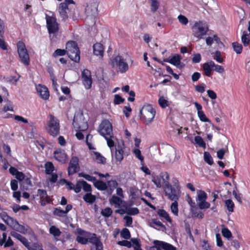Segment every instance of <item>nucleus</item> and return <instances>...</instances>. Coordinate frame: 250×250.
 Segmentation results:
<instances>
[{"instance_id": "1", "label": "nucleus", "mask_w": 250, "mask_h": 250, "mask_svg": "<svg viewBox=\"0 0 250 250\" xmlns=\"http://www.w3.org/2000/svg\"><path fill=\"white\" fill-rule=\"evenodd\" d=\"M98 131L106 139L107 145L110 148L114 146L112 125L108 120H104L101 122Z\"/></svg>"}, {"instance_id": "2", "label": "nucleus", "mask_w": 250, "mask_h": 250, "mask_svg": "<svg viewBox=\"0 0 250 250\" xmlns=\"http://www.w3.org/2000/svg\"><path fill=\"white\" fill-rule=\"evenodd\" d=\"M50 14H45L46 27L51 38L58 35L59 31V24L57 21L55 14L49 11Z\"/></svg>"}, {"instance_id": "3", "label": "nucleus", "mask_w": 250, "mask_h": 250, "mask_svg": "<svg viewBox=\"0 0 250 250\" xmlns=\"http://www.w3.org/2000/svg\"><path fill=\"white\" fill-rule=\"evenodd\" d=\"M163 188L166 195L168 199L173 201L178 200L181 195V190L177 181L175 183L173 187H172L169 182L167 181Z\"/></svg>"}, {"instance_id": "4", "label": "nucleus", "mask_w": 250, "mask_h": 250, "mask_svg": "<svg viewBox=\"0 0 250 250\" xmlns=\"http://www.w3.org/2000/svg\"><path fill=\"white\" fill-rule=\"evenodd\" d=\"M110 64L117 72L121 73H124L129 69V65L126 60L120 55L116 56L111 60Z\"/></svg>"}, {"instance_id": "5", "label": "nucleus", "mask_w": 250, "mask_h": 250, "mask_svg": "<svg viewBox=\"0 0 250 250\" xmlns=\"http://www.w3.org/2000/svg\"><path fill=\"white\" fill-rule=\"evenodd\" d=\"M142 119L146 125L151 124L155 116L156 111L150 104L145 105L140 112Z\"/></svg>"}, {"instance_id": "6", "label": "nucleus", "mask_w": 250, "mask_h": 250, "mask_svg": "<svg viewBox=\"0 0 250 250\" xmlns=\"http://www.w3.org/2000/svg\"><path fill=\"white\" fill-rule=\"evenodd\" d=\"M66 53L71 60L76 62L80 61V51L74 41L68 42L66 44Z\"/></svg>"}, {"instance_id": "7", "label": "nucleus", "mask_w": 250, "mask_h": 250, "mask_svg": "<svg viewBox=\"0 0 250 250\" xmlns=\"http://www.w3.org/2000/svg\"><path fill=\"white\" fill-rule=\"evenodd\" d=\"M47 131L50 135L53 137L57 136L60 133L59 121L52 115L49 116Z\"/></svg>"}, {"instance_id": "8", "label": "nucleus", "mask_w": 250, "mask_h": 250, "mask_svg": "<svg viewBox=\"0 0 250 250\" xmlns=\"http://www.w3.org/2000/svg\"><path fill=\"white\" fill-rule=\"evenodd\" d=\"M73 125L78 131H83L88 128L87 121L85 120L84 116L82 113H78L74 115Z\"/></svg>"}, {"instance_id": "9", "label": "nucleus", "mask_w": 250, "mask_h": 250, "mask_svg": "<svg viewBox=\"0 0 250 250\" xmlns=\"http://www.w3.org/2000/svg\"><path fill=\"white\" fill-rule=\"evenodd\" d=\"M193 34L195 37H197L199 40L201 39L202 37L205 35L208 30V25L206 23L199 21L196 22L193 26Z\"/></svg>"}, {"instance_id": "10", "label": "nucleus", "mask_w": 250, "mask_h": 250, "mask_svg": "<svg viewBox=\"0 0 250 250\" xmlns=\"http://www.w3.org/2000/svg\"><path fill=\"white\" fill-rule=\"evenodd\" d=\"M17 46L21 61L24 65H28L29 64V56L24 43L21 41H19L17 43Z\"/></svg>"}, {"instance_id": "11", "label": "nucleus", "mask_w": 250, "mask_h": 250, "mask_svg": "<svg viewBox=\"0 0 250 250\" xmlns=\"http://www.w3.org/2000/svg\"><path fill=\"white\" fill-rule=\"evenodd\" d=\"M207 198V194L204 191L202 190H197L196 200L198 206L200 209H208L210 207V204L206 201Z\"/></svg>"}, {"instance_id": "12", "label": "nucleus", "mask_w": 250, "mask_h": 250, "mask_svg": "<svg viewBox=\"0 0 250 250\" xmlns=\"http://www.w3.org/2000/svg\"><path fill=\"white\" fill-rule=\"evenodd\" d=\"M89 242L92 245L90 250H104L101 237L97 236L95 233L91 234V236L89 237Z\"/></svg>"}, {"instance_id": "13", "label": "nucleus", "mask_w": 250, "mask_h": 250, "mask_svg": "<svg viewBox=\"0 0 250 250\" xmlns=\"http://www.w3.org/2000/svg\"><path fill=\"white\" fill-rule=\"evenodd\" d=\"M154 246L152 247L153 250H161V248L164 250H176V248L167 243L159 240L153 241Z\"/></svg>"}, {"instance_id": "14", "label": "nucleus", "mask_w": 250, "mask_h": 250, "mask_svg": "<svg viewBox=\"0 0 250 250\" xmlns=\"http://www.w3.org/2000/svg\"><path fill=\"white\" fill-rule=\"evenodd\" d=\"M98 12V4L96 2L88 4L85 10V13L87 18H94Z\"/></svg>"}, {"instance_id": "15", "label": "nucleus", "mask_w": 250, "mask_h": 250, "mask_svg": "<svg viewBox=\"0 0 250 250\" xmlns=\"http://www.w3.org/2000/svg\"><path fill=\"white\" fill-rule=\"evenodd\" d=\"M82 80L83 85L86 89H90L92 85V78L90 71L87 69H84L82 74Z\"/></svg>"}, {"instance_id": "16", "label": "nucleus", "mask_w": 250, "mask_h": 250, "mask_svg": "<svg viewBox=\"0 0 250 250\" xmlns=\"http://www.w3.org/2000/svg\"><path fill=\"white\" fill-rule=\"evenodd\" d=\"M169 180V175L167 172L161 173L159 175L154 176L152 179V181L154 183L157 188H161L162 186V181L165 184L167 181Z\"/></svg>"}, {"instance_id": "17", "label": "nucleus", "mask_w": 250, "mask_h": 250, "mask_svg": "<svg viewBox=\"0 0 250 250\" xmlns=\"http://www.w3.org/2000/svg\"><path fill=\"white\" fill-rule=\"evenodd\" d=\"M20 241L27 249L28 250H43L42 245L38 243H34L32 246L27 239L23 237Z\"/></svg>"}, {"instance_id": "18", "label": "nucleus", "mask_w": 250, "mask_h": 250, "mask_svg": "<svg viewBox=\"0 0 250 250\" xmlns=\"http://www.w3.org/2000/svg\"><path fill=\"white\" fill-rule=\"evenodd\" d=\"M78 162L79 160L77 157H73L71 158L68 168L69 175H72L78 171L79 168Z\"/></svg>"}, {"instance_id": "19", "label": "nucleus", "mask_w": 250, "mask_h": 250, "mask_svg": "<svg viewBox=\"0 0 250 250\" xmlns=\"http://www.w3.org/2000/svg\"><path fill=\"white\" fill-rule=\"evenodd\" d=\"M36 90L40 97L43 100H46L49 97L48 88L44 85L38 84L36 86Z\"/></svg>"}, {"instance_id": "20", "label": "nucleus", "mask_w": 250, "mask_h": 250, "mask_svg": "<svg viewBox=\"0 0 250 250\" xmlns=\"http://www.w3.org/2000/svg\"><path fill=\"white\" fill-rule=\"evenodd\" d=\"M241 41L245 47H248L250 46V27H248V31L246 30L242 31Z\"/></svg>"}, {"instance_id": "21", "label": "nucleus", "mask_w": 250, "mask_h": 250, "mask_svg": "<svg viewBox=\"0 0 250 250\" xmlns=\"http://www.w3.org/2000/svg\"><path fill=\"white\" fill-rule=\"evenodd\" d=\"M38 195L40 196L41 199V205L44 206L46 203H50L51 199L49 196L47 195L46 190L44 189H39L38 190Z\"/></svg>"}, {"instance_id": "22", "label": "nucleus", "mask_w": 250, "mask_h": 250, "mask_svg": "<svg viewBox=\"0 0 250 250\" xmlns=\"http://www.w3.org/2000/svg\"><path fill=\"white\" fill-rule=\"evenodd\" d=\"M2 220L13 229L15 230L17 229V226H18V222L7 215H4Z\"/></svg>"}, {"instance_id": "23", "label": "nucleus", "mask_w": 250, "mask_h": 250, "mask_svg": "<svg viewBox=\"0 0 250 250\" xmlns=\"http://www.w3.org/2000/svg\"><path fill=\"white\" fill-rule=\"evenodd\" d=\"M54 158L59 162L65 163L67 160V155L64 150L59 149L54 152Z\"/></svg>"}, {"instance_id": "24", "label": "nucleus", "mask_w": 250, "mask_h": 250, "mask_svg": "<svg viewBox=\"0 0 250 250\" xmlns=\"http://www.w3.org/2000/svg\"><path fill=\"white\" fill-rule=\"evenodd\" d=\"M181 59L182 57L181 55L176 54L171 58L169 57L167 62L176 66L178 68H181L182 67V66L181 65Z\"/></svg>"}, {"instance_id": "25", "label": "nucleus", "mask_w": 250, "mask_h": 250, "mask_svg": "<svg viewBox=\"0 0 250 250\" xmlns=\"http://www.w3.org/2000/svg\"><path fill=\"white\" fill-rule=\"evenodd\" d=\"M92 159L98 164H104L106 162V158L103 156L100 153L96 151H92L91 153Z\"/></svg>"}, {"instance_id": "26", "label": "nucleus", "mask_w": 250, "mask_h": 250, "mask_svg": "<svg viewBox=\"0 0 250 250\" xmlns=\"http://www.w3.org/2000/svg\"><path fill=\"white\" fill-rule=\"evenodd\" d=\"M68 10V6L65 3H61L58 7V11L60 16L63 20L68 17L67 11Z\"/></svg>"}, {"instance_id": "27", "label": "nucleus", "mask_w": 250, "mask_h": 250, "mask_svg": "<svg viewBox=\"0 0 250 250\" xmlns=\"http://www.w3.org/2000/svg\"><path fill=\"white\" fill-rule=\"evenodd\" d=\"M93 52L96 56L103 57L104 55V47L101 43H96L93 45Z\"/></svg>"}, {"instance_id": "28", "label": "nucleus", "mask_w": 250, "mask_h": 250, "mask_svg": "<svg viewBox=\"0 0 250 250\" xmlns=\"http://www.w3.org/2000/svg\"><path fill=\"white\" fill-rule=\"evenodd\" d=\"M211 63H212V61L209 60L203 65V69L205 74L208 77L211 76V71L213 70V65H211Z\"/></svg>"}, {"instance_id": "29", "label": "nucleus", "mask_w": 250, "mask_h": 250, "mask_svg": "<svg viewBox=\"0 0 250 250\" xmlns=\"http://www.w3.org/2000/svg\"><path fill=\"white\" fill-rule=\"evenodd\" d=\"M123 201L119 197L115 195H113L110 200V203L114 205L115 208H119L121 207Z\"/></svg>"}, {"instance_id": "30", "label": "nucleus", "mask_w": 250, "mask_h": 250, "mask_svg": "<svg viewBox=\"0 0 250 250\" xmlns=\"http://www.w3.org/2000/svg\"><path fill=\"white\" fill-rule=\"evenodd\" d=\"M157 214L160 217L165 219L167 221L171 223V219L169 217L168 213L165 210L162 209H158Z\"/></svg>"}, {"instance_id": "31", "label": "nucleus", "mask_w": 250, "mask_h": 250, "mask_svg": "<svg viewBox=\"0 0 250 250\" xmlns=\"http://www.w3.org/2000/svg\"><path fill=\"white\" fill-rule=\"evenodd\" d=\"M214 42H215L217 43L220 42L219 38L216 35H214L212 37H208L206 39V43L208 46H211Z\"/></svg>"}, {"instance_id": "32", "label": "nucleus", "mask_w": 250, "mask_h": 250, "mask_svg": "<svg viewBox=\"0 0 250 250\" xmlns=\"http://www.w3.org/2000/svg\"><path fill=\"white\" fill-rule=\"evenodd\" d=\"M94 184V186L99 190H104L107 188V186L105 183L102 181H97L96 179Z\"/></svg>"}, {"instance_id": "33", "label": "nucleus", "mask_w": 250, "mask_h": 250, "mask_svg": "<svg viewBox=\"0 0 250 250\" xmlns=\"http://www.w3.org/2000/svg\"><path fill=\"white\" fill-rule=\"evenodd\" d=\"M15 230L20 232L22 234H25L26 233H29L30 229L27 226H22L19 223L18 226H17V229H15Z\"/></svg>"}, {"instance_id": "34", "label": "nucleus", "mask_w": 250, "mask_h": 250, "mask_svg": "<svg viewBox=\"0 0 250 250\" xmlns=\"http://www.w3.org/2000/svg\"><path fill=\"white\" fill-rule=\"evenodd\" d=\"M115 159L116 161L121 162L124 159V150L122 147L118 148L115 151Z\"/></svg>"}, {"instance_id": "35", "label": "nucleus", "mask_w": 250, "mask_h": 250, "mask_svg": "<svg viewBox=\"0 0 250 250\" xmlns=\"http://www.w3.org/2000/svg\"><path fill=\"white\" fill-rule=\"evenodd\" d=\"M118 183L115 180H110L107 182V188H109L108 192L111 194L113 192L114 189L117 188Z\"/></svg>"}, {"instance_id": "36", "label": "nucleus", "mask_w": 250, "mask_h": 250, "mask_svg": "<svg viewBox=\"0 0 250 250\" xmlns=\"http://www.w3.org/2000/svg\"><path fill=\"white\" fill-rule=\"evenodd\" d=\"M83 199L86 202L92 204L95 201L96 197L91 193H88L84 195Z\"/></svg>"}, {"instance_id": "37", "label": "nucleus", "mask_w": 250, "mask_h": 250, "mask_svg": "<svg viewBox=\"0 0 250 250\" xmlns=\"http://www.w3.org/2000/svg\"><path fill=\"white\" fill-rule=\"evenodd\" d=\"M49 232L54 237H59L62 233L59 229L55 226H52L50 227L49 229Z\"/></svg>"}, {"instance_id": "38", "label": "nucleus", "mask_w": 250, "mask_h": 250, "mask_svg": "<svg viewBox=\"0 0 250 250\" xmlns=\"http://www.w3.org/2000/svg\"><path fill=\"white\" fill-rule=\"evenodd\" d=\"M232 46L233 50L237 54H240L242 52L243 46L241 44L238 43V42H234L232 43Z\"/></svg>"}, {"instance_id": "39", "label": "nucleus", "mask_w": 250, "mask_h": 250, "mask_svg": "<svg viewBox=\"0 0 250 250\" xmlns=\"http://www.w3.org/2000/svg\"><path fill=\"white\" fill-rule=\"evenodd\" d=\"M45 172L46 174H50L54 170V167L52 163L48 162L45 164Z\"/></svg>"}, {"instance_id": "40", "label": "nucleus", "mask_w": 250, "mask_h": 250, "mask_svg": "<svg viewBox=\"0 0 250 250\" xmlns=\"http://www.w3.org/2000/svg\"><path fill=\"white\" fill-rule=\"evenodd\" d=\"M225 206L229 212H232L234 211V204L231 199L226 200Z\"/></svg>"}, {"instance_id": "41", "label": "nucleus", "mask_w": 250, "mask_h": 250, "mask_svg": "<svg viewBox=\"0 0 250 250\" xmlns=\"http://www.w3.org/2000/svg\"><path fill=\"white\" fill-rule=\"evenodd\" d=\"M79 176L81 177H83L86 180L90 182H92L93 183H94L95 181H96V179L95 177L92 176L89 174H85L83 172L79 173Z\"/></svg>"}, {"instance_id": "42", "label": "nucleus", "mask_w": 250, "mask_h": 250, "mask_svg": "<svg viewBox=\"0 0 250 250\" xmlns=\"http://www.w3.org/2000/svg\"><path fill=\"white\" fill-rule=\"evenodd\" d=\"M132 243V246L134 250H142L141 248V244L139 240L136 238H132L131 240Z\"/></svg>"}, {"instance_id": "43", "label": "nucleus", "mask_w": 250, "mask_h": 250, "mask_svg": "<svg viewBox=\"0 0 250 250\" xmlns=\"http://www.w3.org/2000/svg\"><path fill=\"white\" fill-rule=\"evenodd\" d=\"M89 237H83L78 236L76 237V241L83 245H86L89 242Z\"/></svg>"}, {"instance_id": "44", "label": "nucleus", "mask_w": 250, "mask_h": 250, "mask_svg": "<svg viewBox=\"0 0 250 250\" xmlns=\"http://www.w3.org/2000/svg\"><path fill=\"white\" fill-rule=\"evenodd\" d=\"M195 143L200 147L203 148L206 147V144L201 137L196 136L194 138Z\"/></svg>"}, {"instance_id": "45", "label": "nucleus", "mask_w": 250, "mask_h": 250, "mask_svg": "<svg viewBox=\"0 0 250 250\" xmlns=\"http://www.w3.org/2000/svg\"><path fill=\"white\" fill-rule=\"evenodd\" d=\"M211 65H213V70L218 73H222L225 71L224 68L222 66L216 64L213 61H212V63H211Z\"/></svg>"}, {"instance_id": "46", "label": "nucleus", "mask_w": 250, "mask_h": 250, "mask_svg": "<svg viewBox=\"0 0 250 250\" xmlns=\"http://www.w3.org/2000/svg\"><path fill=\"white\" fill-rule=\"evenodd\" d=\"M138 191V188L135 187H130L129 189V196L133 199H136Z\"/></svg>"}, {"instance_id": "47", "label": "nucleus", "mask_w": 250, "mask_h": 250, "mask_svg": "<svg viewBox=\"0 0 250 250\" xmlns=\"http://www.w3.org/2000/svg\"><path fill=\"white\" fill-rule=\"evenodd\" d=\"M151 1V10L153 12H156L159 6V2L157 0H150Z\"/></svg>"}, {"instance_id": "48", "label": "nucleus", "mask_w": 250, "mask_h": 250, "mask_svg": "<svg viewBox=\"0 0 250 250\" xmlns=\"http://www.w3.org/2000/svg\"><path fill=\"white\" fill-rule=\"evenodd\" d=\"M204 157L205 161L209 165H212L213 163L212 158L209 154L208 152H205L204 153Z\"/></svg>"}, {"instance_id": "49", "label": "nucleus", "mask_w": 250, "mask_h": 250, "mask_svg": "<svg viewBox=\"0 0 250 250\" xmlns=\"http://www.w3.org/2000/svg\"><path fill=\"white\" fill-rule=\"evenodd\" d=\"M121 236L125 239H128L130 237V233L129 231V230L126 229L125 228L122 229V230L121 232Z\"/></svg>"}, {"instance_id": "50", "label": "nucleus", "mask_w": 250, "mask_h": 250, "mask_svg": "<svg viewBox=\"0 0 250 250\" xmlns=\"http://www.w3.org/2000/svg\"><path fill=\"white\" fill-rule=\"evenodd\" d=\"M213 59L219 63H222L224 61L223 59L221 57V53L219 51L215 52Z\"/></svg>"}, {"instance_id": "51", "label": "nucleus", "mask_w": 250, "mask_h": 250, "mask_svg": "<svg viewBox=\"0 0 250 250\" xmlns=\"http://www.w3.org/2000/svg\"><path fill=\"white\" fill-rule=\"evenodd\" d=\"M171 210L172 212L175 215L178 216V203L177 201H174L172 203L171 205Z\"/></svg>"}, {"instance_id": "52", "label": "nucleus", "mask_w": 250, "mask_h": 250, "mask_svg": "<svg viewBox=\"0 0 250 250\" xmlns=\"http://www.w3.org/2000/svg\"><path fill=\"white\" fill-rule=\"evenodd\" d=\"M222 233L223 236L227 239H229L232 236L231 232L226 228H224L222 229Z\"/></svg>"}, {"instance_id": "53", "label": "nucleus", "mask_w": 250, "mask_h": 250, "mask_svg": "<svg viewBox=\"0 0 250 250\" xmlns=\"http://www.w3.org/2000/svg\"><path fill=\"white\" fill-rule=\"evenodd\" d=\"M112 213V210L110 208H106L104 209H103L101 211V214L103 216L108 217Z\"/></svg>"}, {"instance_id": "54", "label": "nucleus", "mask_w": 250, "mask_h": 250, "mask_svg": "<svg viewBox=\"0 0 250 250\" xmlns=\"http://www.w3.org/2000/svg\"><path fill=\"white\" fill-rule=\"evenodd\" d=\"M83 180H80L78 181L74 186V190L76 193H79L81 191V188H83Z\"/></svg>"}, {"instance_id": "55", "label": "nucleus", "mask_w": 250, "mask_h": 250, "mask_svg": "<svg viewBox=\"0 0 250 250\" xmlns=\"http://www.w3.org/2000/svg\"><path fill=\"white\" fill-rule=\"evenodd\" d=\"M198 116L200 120L204 122H210V120L206 117L203 111H199L197 113Z\"/></svg>"}, {"instance_id": "56", "label": "nucleus", "mask_w": 250, "mask_h": 250, "mask_svg": "<svg viewBox=\"0 0 250 250\" xmlns=\"http://www.w3.org/2000/svg\"><path fill=\"white\" fill-rule=\"evenodd\" d=\"M158 103L162 108H166L168 106L167 101L164 99V97H161L158 100Z\"/></svg>"}, {"instance_id": "57", "label": "nucleus", "mask_w": 250, "mask_h": 250, "mask_svg": "<svg viewBox=\"0 0 250 250\" xmlns=\"http://www.w3.org/2000/svg\"><path fill=\"white\" fill-rule=\"evenodd\" d=\"M133 153L135 155L136 157L141 162L143 161L144 157L141 154V152L140 149L138 148H135L133 150Z\"/></svg>"}, {"instance_id": "58", "label": "nucleus", "mask_w": 250, "mask_h": 250, "mask_svg": "<svg viewBox=\"0 0 250 250\" xmlns=\"http://www.w3.org/2000/svg\"><path fill=\"white\" fill-rule=\"evenodd\" d=\"M66 53V50L61 49H57L54 52V53L53 54V56L54 57L62 56L65 55Z\"/></svg>"}, {"instance_id": "59", "label": "nucleus", "mask_w": 250, "mask_h": 250, "mask_svg": "<svg viewBox=\"0 0 250 250\" xmlns=\"http://www.w3.org/2000/svg\"><path fill=\"white\" fill-rule=\"evenodd\" d=\"M83 189L85 192H89L90 193L92 190L91 185L84 180H83Z\"/></svg>"}, {"instance_id": "60", "label": "nucleus", "mask_w": 250, "mask_h": 250, "mask_svg": "<svg viewBox=\"0 0 250 250\" xmlns=\"http://www.w3.org/2000/svg\"><path fill=\"white\" fill-rule=\"evenodd\" d=\"M117 244L121 246H125L127 248H131L132 247L131 242L127 240H123L118 241Z\"/></svg>"}, {"instance_id": "61", "label": "nucleus", "mask_w": 250, "mask_h": 250, "mask_svg": "<svg viewBox=\"0 0 250 250\" xmlns=\"http://www.w3.org/2000/svg\"><path fill=\"white\" fill-rule=\"evenodd\" d=\"M179 22L183 25H187L188 22V20L187 17L182 15H180L178 17Z\"/></svg>"}, {"instance_id": "62", "label": "nucleus", "mask_w": 250, "mask_h": 250, "mask_svg": "<svg viewBox=\"0 0 250 250\" xmlns=\"http://www.w3.org/2000/svg\"><path fill=\"white\" fill-rule=\"evenodd\" d=\"M53 213L55 215L58 216L60 217L63 216L66 214L64 212V210L57 208L55 209Z\"/></svg>"}, {"instance_id": "63", "label": "nucleus", "mask_w": 250, "mask_h": 250, "mask_svg": "<svg viewBox=\"0 0 250 250\" xmlns=\"http://www.w3.org/2000/svg\"><path fill=\"white\" fill-rule=\"evenodd\" d=\"M124 99L122 98L120 95L116 94L114 96V103L115 104H118L124 102Z\"/></svg>"}, {"instance_id": "64", "label": "nucleus", "mask_w": 250, "mask_h": 250, "mask_svg": "<svg viewBox=\"0 0 250 250\" xmlns=\"http://www.w3.org/2000/svg\"><path fill=\"white\" fill-rule=\"evenodd\" d=\"M139 209L137 208H130L127 210V213L129 215H134L138 214Z\"/></svg>"}]
</instances>
